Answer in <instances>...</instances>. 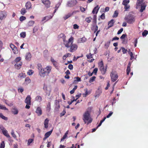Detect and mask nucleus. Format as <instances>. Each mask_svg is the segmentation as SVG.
I'll return each mask as SVG.
<instances>
[{
	"label": "nucleus",
	"mask_w": 148,
	"mask_h": 148,
	"mask_svg": "<svg viewBox=\"0 0 148 148\" xmlns=\"http://www.w3.org/2000/svg\"><path fill=\"white\" fill-rule=\"evenodd\" d=\"M98 70V69L97 68H95L94 69L92 72V73H94L95 74H96L97 73Z\"/></svg>",
	"instance_id": "obj_61"
},
{
	"label": "nucleus",
	"mask_w": 148,
	"mask_h": 148,
	"mask_svg": "<svg viewBox=\"0 0 148 148\" xmlns=\"http://www.w3.org/2000/svg\"><path fill=\"white\" fill-rule=\"evenodd\" d=\"M92 18L91 17L86 18H85L86 21L88 23H90L91 21Z\"/></svg>",
	"instance_id": "obj_40"
},
{
	"label": "nucleus",
	"mask_w": 148,
	"mask_h": 148,
	"mask_svg": "<svg viewBox=\"0 0 148 148\" xmlns=\"http://www.w3.org/2000/svg\"><path fill=\"white\" fill-rule=\"evenodd\" d=\"M110 76L111 81L113 82L115 81L118 77V76L116 72L115 71H112L111 73Z\"/></svg>",
	"instance_id": "obj_5"
},
{
	"label": "nucleus",
	"mask_w": 148,
	"mask_h": 148,
	"mask_svg": "<svg viewBox=\"0 0 148 148\" xmlns=\"http://www.w3.org/2000/svg\"><path fill=\"white\" fill-rule=\"evenodd\" d=\"M75 78H76V80H75L74 81V83H75V82H79L81 81V78L78 77H75Z\"/></svg>",
	"instance_id": "obj_57"
},
{
	"label": "nucleus",
	"mask_w": 148,
	"mask_h": 148,
	"mask_svg": "<svg viewBox=\"0 0 148 148\" xmlns=\"http://www.w3.org/2000/svg\"><path fill=\"white\" fill-rule=\"evenodd\" d=\"M144 0H138L136 4L138 6H140L143 3Z\"/></svg>",
	"instance_id": "obj_27"
},
{
	"label": "nucleus",
	"mask_w": 148,
	"mask_h": 148,
	"mask_svg": "<svg viewBox=\"0 0 148 148\" xmlns=\"http://www.w3.org/2000/svg\"><path fill=\"white\" fill-rule=\"evenodd\" d=\"M0 109L5 110H8V109L4 105L1 104H0Z\"/></svg>",
	"instance_id": "obj_33"
},
{
	"label": "nucleus",
	"mask_w": 148,
	"mask_h": 148,
	"mask_svg": "<svg viewBox=\"0 0 148 148\" xmlns=\"http://www.w3.org/2000/svg\"><path fill=\"white\" fill-rule=\"evenodd\" d=\"M25 6L26 9L29 10L31 8L32 4L29 1L27 2L25 4Z\"/></svg>",
	"instance_id": "obj_20"
},
{
	"label": "nucleus",
	"mask_w": 148,
	"mask_h": 148,
	"mask_svg": "<svg viewBox=\"0 0 148 148\" xmlns=\"http://www.w3.org/2000/svg\"><path fill=\"white\" fill-rule=\"evenodd\" d=\"M36 112L37 113L38 116H40L42 115V112L41 108L40 107H38L37 108Z\"/></svg>",
	"instance_id": "obj_12"
},
{
	"label": "nucleus",
	"mask_w": 148,
	"mask_h": 148,
	"mask_svg": "<svg viewBox=\"0 0 148 148\" xmlns=\"http://www.w3.org/2000/svg\"><path fill=\"white\" fill-rule=\"evenodd\" d=\"M90 114L89 112L87 111L83 114V119L85 123H86V121H88L87 124L91 123L92 121V119L90 117Z\"/></svg>",
	"instance_id": "obj_3"
},
{
	"label": "nucleus",
	"mask_w": 148,
	"mask_h": 148,
	"mask_svg": "<svg viewBox=\"0 0 148 148\" xmlns=\"http://www.w3.org/2000/svg\"><path fill=\"white\" fill-rule=\"evenodd\" d=\"M10 47L14 54H17L18 53V50L14 45L12 43H11L10 44Z\"/></svg>",
	"instance_id": "obj_6"
},
{
	"label": "nucleus",
	"mask_w": 148,
	"mask_h": 148,
	"mask_svg": "<svg viewBox=\"0 0 148 148\" xmlns=\"http://www.w3.org/2000/svg\"><path fill=\"white\" fill-rule=\"evenodd\" d=\"M110 43V40L108 41L107 42H106L105 44V46L108 47Z\"/></svg>",
	"instance_id": "obj_53"
},
{
	"label": "nucleus",
	"mask_w": 148,
	"mask_h": 148,
	"mask_svg": "<svg viewBox=\"0 0 148 148\" xmlns=\"http://www.w3.org/2000/svg\"><path fill=\"white\" fill-rule=\"evenodd\" d=\"M37 68L39 70V74L40 75L41 72H42V71L43 69L42 67L41 64H38L37 66Z\"/></svg>",
	"instance_id": "obj_22"
},
{
	"label": "nucleus",
	"mask_w": 148,
	"mask_h": 148,
	"mask_svg": "<svg viewBox=\"0 0 148 148\" xmlns=\"http://www.w3.org/2000/svg\"><path fill=\"white\" fill-rule=\"evenodd\" d=\"M52 18V16H51L50 18L48 17L47 16H45L43 18V19L42 20V21H44V20H46V19H47V21H48L49 19H51Z\"/></svg>",
	"instance_id": "obj_44"
},
{
	"label": "nucleus",
	"mask_w": 148,
	"mask_h": 148,
	"mask_svg": "<svg viewBox=\"0 0 148 148\" xmlns=\"http://www.w3.org/2000/svg\"><path fill=\"white\" fill-rule=\"evenodd\" d=\"M121 49H122V52L123 54H125L127 52V50L125 49L124 48L122 47Z\"/></svg>",
	"instance_id": "obj_55"
},
{
	"label": "nucleus",
	"mask_w": 148,
	"mask_h": 148,
	"mask_svg": "<svg viewBox=\"0 0 148 148\" xmlns=\"http://www.w3.org/2000/svg\"><path fill=\"white\" fill-rule=\"evenodd\" d=\"M129 54L130 55V57H131L130 59L131 60H132L134 58V57L133 56V54L132 52H129Z\"/></svg>",
	"instance_id": "obj_47"
},
{
	"label": "nucleus",
	"mask_w": 148,
	"mask_h": 148,
	"mask_svg": "<svg viewBox=\"0 0 148 148\" xmlns=\"http://www.w3.org/2000/svg\"><path fill=\"white\" fill-rule=\"evenodd\" d=\"M124 19L129 24H133L135 21V17L133 16H128L125 17Z\"/></svg>",
	"instance_id": "obj_4"
},
{
	"label": "nucleus",
	"mask_w": 148,
	"mask_h": 148,
	"mask_svg": "<svg viewBox=\"0 0 148 148\" xmlns=\"http://www.w3.org/2000/svg\"><path fill=\"white\" fill-rule=\"evenodd\" d=\"M148 34V32L146 30H145L142 33V36H145Z\"/></svg>",
	"instance_id": "obj_43"
},
{
	"label": "nucleus",
	"mask_w": 148,
	"mask_h": 148,
	"mask_svg": "<svg viewBox=\"0 0 148 148\" xmlns=\"http://www.w3.org/2000/svg\"><path fill=\"white\" fill-rule=\"evenodd\" d=\"M5 146L4 142V141H2L0 145V148H4Z\"/></svg>",
	"instance_id": "obj_46"
},
{
	"label": "nucleus",
	"mask_w": 148,
	"mask_h": 148,
	"mask_svg": "<svg viewBox=\"0 0 148 148\" xmlns=\"http://www.w3.org/2000/svg\"><path fill=\"white\" fill-rule=\"evenodd\" d=\"M6 13L5 11H1L0 12V19L2 20L5 19L7 16Z\"/></svg>",
	"instance_id": "obj_9"
},
{
	"label": "nucleus",
	"mask_w": 148,
	"mask_h": 148,
	"mask_svg": "<svg viewBox=\"0 0 148 148\" xmlns=\"http://www.w3.org/2000/svg\"><path fill=\"white\" fill-rule=\"evenodd\" d=\"M74 38L71 36L69 39L68 42L65 43V47L68 48V50L71 52H73L76 51L77 48V45L73 43Z\"/></svg>",
	"instance_id": "obj_1"
},
{
	"label": "nucleus",
	"mask_w": 148,
	"mask_h": 148,
	"mask_svg": "<svg viewBox=\"0 0 148 148\" xmlns=\"http://www.w3.org/2000/svg\"><path fill=\"white\" fill-rule=\"evenodd\" d=\"M21 60V58L20 57H17L16 59L15 60H14V61H13L12 62L13 64H15V63H18L20 62H21L20 61Z\"/></svg>",
	"instance_id": "obj_24"
},
{
	"label": "nucleus",
	"mask_w": 148,
	"mask_h": 148,
	"mask_svg": "<svg viewBox=\"0 0 148 148\" xmlns=\"http://www.w3.org/2000/svg\"><path fill=\"white\" fill-rule=\"evenodd\" d=\"M85 93L82 94L83 96L84 97H86L88 95H89L90 94V93L88 92V89L87 88H86V89H85Z\"/></svg>",
	"instance_id": "obj_28"
},
{
	"label": "nucleus",
	"mask_w": 148,
	"mask_h": 148,
	"mask_svg": "<svg viewBox=\"0 0 148 148\" xmlns=\"http://www.w3.org/2000/svg\"><path fill=\"white\" fill-rule=\"evenodd\" d=\"M11 134L12 136L14 138H16V134H15L13 130H12L11 133Z\"/></svg>",
	"instance_id": "obj_45"
},
{
	"label": "nucleus",
	"mask_w": 148,
	"mask_h": 148,
	"mask_svg": "<svg viewBox=\"0 0 148 148\" xmlns=\"http://www.w3.org/2000/svg\"><path fill=\"white\" fill-rule=\"evenodd\" d=\"M34 72L32 70H29L27 72V74L29 75H32L33 73Z\"/></svg>",
	"instance_id": "obj_49"
},
{
	"label": "nucleus",
	"mask_w": 148,
	"mask_h": 148,
	"mask_svg": "<svg viewBox=\"0 0 148 148\" xmlns=\"http://www.w3.org/2000/svg\"><path fill=\"white\" fill-rule=\"evenodd\" d=\"M96 78V77L95 76H93L91 77L89 81V82L90 83H92L94 81Z\"/></svg>",
	"instance_id": "obj_41"
},
{
	"label": "nucleus",
	"mask_w": 148,
	"mask_h": 148,
	"mask_svg": "<svg viewBox=\"0 0 148 148\" xmlns=\"http://www.w3.org/2000/svg\"><path fill=\"white\" fill-rule=\"evenodd\" d=\"M51 109V103L49 102L48 103L46 107V109L49 112L50 110Z\"/></svg>",
	"instance_id": "obj_37"
},
{
	"label": "nucleus",
	"mask_w": 148,
	"mask_h": 148,
	"mask_svg": "<svg viewBox=\"0 0 148 148\" xmlns=\"http://www.w3.org/2000/svg\"><path fill=\"white\" fill-rule=\"evenodd\" d=\"M118 15V13L117 11H115L113 16V17H116Z\"/></svg>",
	"instance_id": "obj_52"
},
{
	"label": "nucleus",
	"mask_w": 148,
	"mask_h": 148,
	"mask_svg": "<svg viewBox=\"0 0 148 148\" xmlns=\"http://www.w3.org/2000/svg\"><path fill=\"white\" fill-rule=\"evenodd\" d=\"M27 12L26 9L25 8H22L21 11V13L22 15H24Z\"/></svg>",
	"instance_id": "obj_30"
},
{
	"label": "nucleus",
	"mask_w": 148,
	"mask_h": 148,
	"mask_svg": "<svg viewBox=\"0 0 148 148\" xmlns=\"http://www.w3.org/2000/svg\"><path fill=\"white\" fill-rule=\"evenodd\" d=\"M146 4L145 2L143 3L141 5V8L140 10V12H142L143 11L145 10L146 7Z\"/></svg>",
	"instance_id": "obj_17"
},
{
	"label": "nucleus",
	"mask_w": 148,
	"mask_h": 148,
	"mask_svg": "<svg viewBox=\"0 0 148 148\" xmlns=\"http://www.w3.org/2000/svg\"><path fill=\"white\" fill-rule=\"evenodd\" d=\"M131 66V63L130 62H129V63L128 64L127 70H126L127 74L128 75H129V73L130 71Z\"/></svg>",
	"instance_id": "obj_19"
},
{
	"label": "nucleus",
	"mask_w": 148,
	"mask_h": 148,
	"mask_svg": "<svg viewBox=\"0 0 148 148\" xmlns=\"http://www.w3.org/2000/svg\"><path fill=\"white\" fill-rule=\"evenodd\" d=\"M67 136L66 134H64L62 138L61 139L60 141H62L64 140L67 137Z\"/></svg>",
	"instance_id": "obj_60"
},
{
	"label": "nucleus",
	"mask_w": 148,
	"mask_h": 148,
	"mask_svg": "<svg viewBox=\"0 0 148 148\" xmlns=\"http://www.w3.org/2000/svg\"><path fill=\"white\" fill-rule=\"evenodd\" d=\"M93 27H95L94 29V33H96V32L98 31V27L96 25L95 26H93Z\"/></svg>",
	"instance_id": "obj_56"
},
{
	"label": "nucleus",
	"mask_w": 148,
	"mask_h": 148,
	"mask_svg": "<svg viewBox=\"0 0 148 148\" xmlns=\"http://www.w3.org/2000/svg\"><path fill=\"white\" fill-rule=\"evenodd\" d=\"M26 19L25 17L23 16H21L19 20L21 21H22L24 20H25Z\"/></svg>",
	"instance_id": "obj_51"
},
{
	"label": "nucleus",
	"mask_w": 148,
	"mask_h": 148,
	"mask_svg": "<svg viewBox=\"0 0 148 148\" xmlns=\"http://www.w3.org/2000/svg\"><path fill=\"white\" fill-rule=\"evenodd\" d=\"M25 82L27 84H29L31 82V80L29 77H27L25 79Z\"/></svg>",
	"instance_id": "obj_38"
},
{
	"label": "nucleus",
	"mask_w": 148,
	"mask_h": 148,
	"mask_svg": "<svg viewBox=\"0 0 148 148\" xmlns=\"http://www.w3.org/2000/svg\"><path fill=\"white\" fill-rule=\"evenodd\" d=\"M86 57L88 59H90L92 58V55L90 53H89V55H87Z\"/></svg>",
	"instance_id": "obj_59"
},
{
	"label": "nucleus",
	"mask_w": 148,
	"mask_h": 148,
	"mask_svg": "<svg viewBox=\"0 0 148 148\" xmlns=\"http://www.w3.org/2000/svg\"><path fill=\"white\" fill-rule=\"evenodd\" d=\"M124 8L125 9V10H127L129 9L130 8V5H124Z\"/></svg>",
	"instance_id": "obj_58"
},
{
	"label": "nucleus",
	"mask_w": 148,
	"mask_h": 148,
	"mask_svg": "<svg viewBox=\"0 0 148 148\" xmlns=\"http://www.w3.org/2000/svg\"><path fill=\"white\" fill-rule=\"evenodd\" d=\"M60 5V4H57L56 5L55 7V9L53 12L54 13L56 12L58 8H59Z\"/></svg>",
	"instance_id": "obj_54"
},
{
	"label": "nucleus",
	"mask_w": 148,
	"mask_h": 148,
	"mask_svg": "<svg viewBox=\"0 0 148 148\" xmlns=\"http://www.w3.org/2000/svg\"><path fill=\"white\" fill-rule=\"evenodd\" d=\"M0 118L5 121H7L8 119V118L7 117L4 116L2 113H0Z\"/></svg>",
	"instance_id": "obj_35"
},
{
	"label": "nucleus",
	"mask_w": 148,
	"mask_h": 148,
	"mask_svg": "<svg viewBox=\"0 0 148 148\" xmlns=\"http://www.w3.org/2000/svg\"><path fill=\"white\" fill-rule=\"evenodd\" d=\"M34 141V139H28L27 142V145H29L30 144L32 143Z\"/></svg>",
	"instance_id": "obj_48"
},
{
	"label": "nucleus",
	"mask_w": 148,
	"mask_h": 148,
	"mask_svg": "<svg viewBox=\"0 0 148 148\" xmlns=\"http://www.w3.org/2000/svg\"><path fill=\"white\" fill-rule=\"evenodd\" d=\"M93 20V22L95 23L96 24L97 23V15H94Z\"/></svg>",
	"instance_id": "obj_50"
},
{
	"label": "nucleus",
	"mask_w": 148,
	"mask_h": 148,
	"mask_svg": "<svg viewBox=\"0 0 148 148\" xmlns=\"http://www.w3.org/2000/svg\"><path fill=\"white\" fill-rule=\"evenodd\" d=\"M42 100V97L39 95L37 96L35 98V100L36 101H39V102L41 101Z\"/></svg>",
	"instance_id": "obj_29"
},
{
	"label": "nucleus",
	"mask_w": 148,
	"mask_h": 148,
	"mask_svg": "<svg viewBox=\"0 0 148 148\" xmlns=\"http://www.w3.org/2000/svg\"><path fill=\"white\" fill-rule=\"evenodd\" d=\"M49 120L48 119H46L44 122V127L45 128H47L48 127V125Z\"/></svg>",
	"instance_id": "obj_23"
},
{
	"label": "nucleus",
	"mask_w": 148,
	"mask_h": 148,
	"mask_svg": "<svg viewBox=\"0 0 148 148\" xmlns=\"http://www.w3.org/2000/svg\"><path fill=\"white\" fill-rule=\"evenodd\" d=\"M3 134L6 136L7 138H9V140L10 141V139L11 138L10 135L8 134L7 131L5 129L2 131Z\"/></svg>",
	"instance_id": "obj_16"
},
{
	"label": "nucleus",
	"mask_w": 148,
	"mask_h": 148,
	"mask_svg": "<svg viewBox=\"0 0 148 148\" xmlns=\"http://www.w3.org/2000/svg\"><path fill=\"white\" fill-rule=\"evenodd\" d=\"M99 9V5H97L95 8H94L93 10L92 11V13L93 14H94L95 13L96 14H97Z\"/></svg>",
	"instance_id": "obj_18"
},
{
	"label": "nucleus",
	"mask_w": 148,
	"mask_h": 148,
	"mask_svg": "<svg viewBox=\"0 0 148 148\" xmlns=\"http://www.w3.org/2000/svg\"><path fill=\"white\" fill-rule=\"evenodd\" d=\"M107 69V66H106L105 67L104 66L100 68L99 69L100 71H101V74L102 75H104L106 72Z\"/></svg>",
	"instance_id": "obj_14"
},
{
	"label": "nucleus",
	"mask_w": 148,
	"mask_h": 148,
	"mask_svg": "<svg viewBox=\"0 0 148 148\" xmlns=\"http://www.w3.org/2000/svg\"><path fill=\"white\" fill-rule=\"evenodd\" d=\"M130 2V0H124L123 1L122 4L123 5H127Z\"/></svg>",
	"instance_id": "obj_36"
},
{
	"label": "nucleus",
	"mask_w": 148,
	"mask_h": 148,
	"mask_svg": "<svg viewBox=\"0 0 148 148\" xmlns=\"http://www.w3.org/2000/svg\"><path fill=\"white\" fill-rule=\"evenodd\" d=\"M127 36L126 34H123L120 37V38L121 39H123Z\"/></svg>",
	"instance_id": "obj_64"
},
{
	"label": "nucleus",
	"mask_w": 148,
	"mask_h": 148,
	"mask_svg": "<svg viewBox=\"0 0 148 148\" xmlns=\"http://www.w3.org/2000/svg\"><path fill=\"white\" fill-rule=\"evenodd\" d=\"M58 36L60 38H62V39L63 42V44L64 45L65 44V43H66L67 42H68V41L66 40V36L64 34H60Z\"/></svg>",
	"instance_id": "obj_7"
},
{
	"label": "nucleus",
	"mask_w": 148,
	"mask_h": 148,
	"mask_svg": "<svg viewBox=\"0 0 148 148\" xmlns=\"http://www.w3.org/2000/svg\"><path fill=\"white\" fill-rule=\"evenodd\" d=\"M100 18L101 19L103 20L105 18V16L104 13L102 14L100 16Z\"/></svg>",
	"instance_id": "obj_62"
},
{
	"label": "nucleus",
	"mask_w": 148,
	"mask_h": 148,
	"mask_svg": "<svg viewBox=\"0 0 148 148\" xmlns=\"http://www.w3.org/2000/svg\"><path fill=\"white\" fill-rule=\"evenodd\" d=\"M73 12L72 13H69L67 14L65 16L63 17V18L64 20H66L73 15Z\"/></svg>",
	"instance_id": "obj_26"
},
{
	"label": "nucleus",
	"mask_w": 148,
	"mask_h": 148,
	"mask_svg": "<svg viewBox=\"0 0 148 148\" xmlns=\"http://www.w3.org/2000/svg\"><path fill=\"white\" fill-rule=\"evenodd\" d=\"M98 67L99 69L100 68H101L104 66L103 63V61H101L100 62H99L98 64Z\"/></svg>",
	"instance_id": "obj_31"
},
{
	"label": "nucleus",
	"mask_w": 148,
	"mask_h": 148,
	"mask_svg": "<svg viewBox=\"0 0 148 148\" xmlns=\"http://www.w3.org/2000/svg\"><path fill=\"white\" fill-rule=\"evenodd\" d=\"M18 110L15 108H13L12 110V112L14 114H17L18 113Z\"/></svg>",
	"instance_id": "obj_25"
},
{
	"label": "nucleus",
	"mask_w": 148,
	"mask_h": 148,
	"mask_svg": "<svg viewBox=\"0 0 148 148\" xmlns=\"http://www.w3.org/2000/svg\"><path fill=\"white\" fill-rule=\"evenodd\" d=\"M31 98L30 96L28 95L25 100V103L27 104H31Z\"/></svg>",
	"instance_id": "obj_10"
},
{
	"label": "nucleus",
	"mask_w": 148,
	"mask_h": 148,
	"mask_svg": "<svg viewBox=\"0 0 148 148\" xmlns=\"http://www.w3.org/2000/svg\"><path fill=\"white\" fill-rule=\"evenodd\" d=\"M77 3L76 0H72L68 2L67 5L69 6L73 7Z\"/></svg>",
	"instance_id": "obj_8"
},
{
	"label": "nucleus",
	"mask_w": 148,
	"mask_h": 148,
	"mask_svg": "<svg viewBox=\"0 0 148 148\" xmlns=\"http://www.w3.org/2000/svg\"><path fill=\"white\" fill-rule=\"evenodd\" d=\"M39 29V27L38 26H36L33 29V33H35L38 31Z\"/></svg>",
	"instance_id": "obj_39"
},
{
	"label": "nucleus",
	"mask_w": 148,
	"mask_h": 148,
	"mask_svg": "<svg viewBox=\"0 0 148 148\" xmlns=\"http://www.w3.org/2000/svg\"><path fill=\"white\" fill-rule=\"evenodd\" d=\"M14 64L15 68L16 69L18 70L21 68L22 65V62H20L18 63H16Z\"/></svg>",
	"instance_id": "obj_15"
},
{
	"label": "nucleus",
	"mask_w": 148,
	"mask_h": 148,
	"mask_svg": "<svg viewBox=\"0 0 148 148\" xmlns=\"http://www.w3.org/2000/svg\"><path fill=\"white\" fill-rule=\"evenodd\" d=\"M52 132V130H51L50 131L47 132L45 134V136L48 138L51 134Z\"/></svg>",
	"instance_id": "obj_34"
},
{
	"label": "nucleus",
	"mask_w": 148,
	"mask_h": 148,
	"mask_svg": "<svg viewBox=\"0 0 148 148\" xmlns=\"http://www.w3.org/2000/svg\"><path fill=\"white\" fill-rule=\"evenodd\" d=\"M114 22L113 19H112L110 21H109L108 23V28L112 27L114 25Z\"/></svg>",
	"instance_id": "obj_21"
},
{
	"label": "nucleus",
	"mask_w": 148,
	"mask_h": 148,
	"mask_svg": "<svg viewBox=\"0 0 148 148\" xmlns=\"http://www.w3.org/2000/svg\"><path fill=\"white\" fill-rule=\"evenodd\" d=\"M51 66H47L44 69H43L41 72L40 75L41 77H44L46 75H48L51 71Z\"/></svg>",
	"instance_id": "obj_2"
},
{
	"label": "nucleus",
	"mask_w": 148,
	"mask_h": 148,
	"mask_svg": "<svg viewBox=\"0 0 148 148\" xmlns=\"http://www.w3.org/2000/svg\"><path fill=\"white\" fill-rule=\"evenodd\" d=\"M26 36V33L25 32H22L20 34L21 37L23 38L25 37Z\"/></svg>",
	"instance_id": "obj_42"
},
{
	"label": "nucleus",
	"mask_w": 148,
	"mask_h": 148,
	"mask_svg": "<svg viewBox=\"0 0 148 148\" xmlns=\"http://www.w3.org/2000/svg\"><path fill=\"white\" fill-rule=\"evenodd\" d=\"M123 28H121L120 29L118 32L117 33V34H121V33L123 31Z\"/></svg>",
	"instance_id": "obj_63"
},
{
	"label": "nucleus",
	"mask_w": 148,
	"mask_h": 148,
	"mask_svg": "<svg viewBox=\"0 0 148 148\" xmlns=\"http://www.w3.org/2000/svg\"><path fill=\"white\" fill-rule=\"evenodd\" d=\"M34 23L35 22L34 21H30L28 22L27 23V25L28 27L32 26L33 25Z\"/></svg>",
	"instance_id": "obj_32"
},
{
	"label": "nucleus",
	"mask_w": 148,
	"mask_h": 148,
	"mask_svg": "<svg viewBox=\"0 0 148 148\" xmlns=\"http://www.w3.org/2000/svg\"><path fill=\"white\" fill-rule=\"evenodd\" d=\"M42 2L47 8L50 7L51 3L49 0H42Z\"/></svg>",
	"instance_id": "obj_11"
},
{
	"label": "nucleus",
	"mask_w": 148,
	"mask_h": 148,
	"mask_svg": "<svg viewBox=\"0 0 148 148\" xmlns=\"http://www.w3.org/2000/svg\"><path fill=\"white\" fill-rule=\"evenodd\" d=\"M32 58V55L29 52H27L25 56V59L28 61H30Z\"/></svg>",
	"instance_id": "obj_13"
}]
</instances>
